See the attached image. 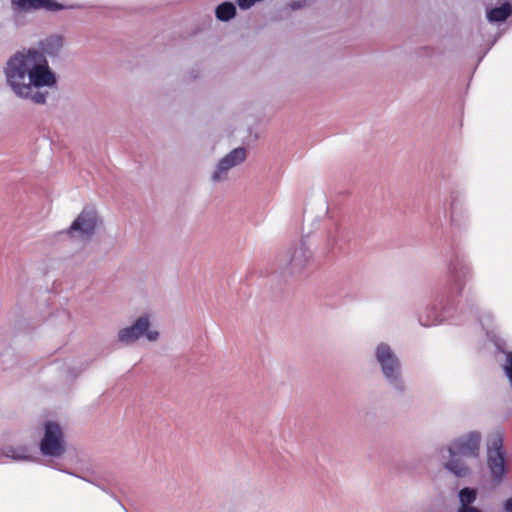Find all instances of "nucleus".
<instances>
[{"label":"nucleus","mask_w":512,"mask_h":512,"mask_svg":"<svg viewBox=\"0 0 512 512\" xmlns=\"http://www.w3.org/2000/svg\"><path fill=\"white\" fill-rule=\"evenodd\" d=\"M4 73L13 93L35 104H45L47 99V92L40 91V88L56 84V76L47 59L35 49L15 53L7 61Z\"/></svg>","instance_id":"f257e3e1"},{"label":"nucleus","mask_w":512,"mask_h":512,"mask_svg":"<svg viewBox=\"0 0 512 512\" xmlns=\"http://www.w3.org/2000/svg\"><path fill=\"white\" fill-rule=\"evenodd\" d=\"M448 271L454 281L455 292L441 296L434 307L436 310L434 318L429 321H423L420 319V323L422 325H434L453 316V311L456 305V296L461 295L464 288V281L471 275V267L466 263V261L456 257L449 263Z\"/></svg>","instance_id":"f03ea898"},{"label":"nucleus","mask_w":512,"mask_h":512,"mask_svg":"<svg viewBox=\"0 0 512 512\" xmlns=\"http://www.w3.org/2000/svg\"><path fill=\"white\" fill-rule=\"evenodd\" d=\"M374 356L387 384L395 391L403 392L405 382L402 377V365L399 357L387 343L376 345Z\"/></svg>","instance_id":"7ed1b4c3"},{"label":"nucleus","mask_w":512,"mask_h":512,"mask_svg":"<svg viewBox=\"0 0 512 512\" xmlns=\"http://www.w3.org/2000/svg\"><path fill=\"white\" fill-rule=\"evenodd\" d=\"M312 259V252L307 245L296 242L287 247L277 258V266L283 275L300 274Z\"/></svg>","instance_id":"20e7f679"},{"label":"nucleus","mask_w":512,"mask_h":512,"mask_svg":"<svg viewBox=\"0 0 512 512\" xmlns=\"http://www.w3.org/2000/svg\"><path fill=\"white\" fill-rule=\"evenodd\" d=\"M504 436L500 430L491 432L487 438L486 463L492 481L501 483L506 474L505 451L503 447Z\"/></svg>","instance_id":"39448f33"},{"label":"nucleus","mask_w":512,"mask_h":512,"mask_svg":"<svg viewBox=\"0 0 512 512\" xmlns=\"http://www.w3.org/2000/svg\"><path fill=\"white\" fill-rule=\"evenodd\" d=\"M144 337L149 342H156L160 333L156 329L151 328V316L149 314L140 315L135 321L118 331V341L124 345H131Z\"/></svg>","instance_id":"423d86ee"},{"label":"nucleus","mask_w":512,"mask_h":512,"mask_svg":"<svg viewBox=\"0 0 512 512\" xmlns=\"http://www.w3.org/2000/svg\"><path fill=\"white\" fill-rule=\"evenodd\" d=\"M44 456L61 457L66 451V441L60 425L55 421H46L44 434L39 444Z\"/></svg>","instance_id":"0eeeda50"},{"label":"nucleus","mask_w":512,"mask_h":512,"mask_svg":"<svg viewBox=\"0 0 512 512\" xmlns=\"http://www.w3.org/2000/svg\"><path fill=\"white\" fill-rule=\"evenodd\" d=\"M98 215L94 208L86 207L76 217L67 230V234L76 240L87 242L95 234Z\"/></svg>","instance_id":"6e6552de"},{"label":"nucleus","mask_w":512,"mask_h":512,"mask_svg":"<svg viewBox=\"0 0 512 512\" xmlns=\"http://www.w3.org/2000/svg\"><path fill=\"white\" fill-rule=\"evenodd\" d=\"M481 434L478 431H471L454 440L449 446L441 449L442 459L446 455H461L464 457L477 458L480 454Z\"/></svg>","instance_id":"1a4fd4ad"},{"label":"nucleus","mask_w":512,"mask_h":512,"mask_svg":"<svg viewBox=\"0 0 512 512\" xmlns=\"http://www.w3.org/2000/svg\"><path fill=\"white\" fill-rule=\"evenodd\" d=\"M247 157L246 149L238 147L233 149L227 155L222 157L215 166L211 174V181L213 183H220L227 179L228 173L234 167L242 164Z\"/></svg>","instance_id":"9d476101"},{"label":"nucleus","mask_w":512,"mask_h":512,"mask_svg":"<svg viewBox=\"0 0 512 512\" xmlns=\"http://www.w3.org/2000/svg\"><path fill=\"white\" fill-rule=\"evenodd\" d=\"M64 46V37L61 34H51L41 39L38 43L39 54L46 59V57H58Z\"/></svg>","instance_id":"9b49d317"},{"label":"nucleus","mask_w":512,"mask_h":512,"mask_svg":"<svg viewBox=\"0 0 512 512\" xmlns=\"http://www.w3.org/2000/svg\"><path fill=\"white\" fill-rule=\"evenodd\" d=\"M12 5L21 11H32L45 9L48 11H58L63 6L53 0H12Z\"/></svg>","instance_id":"f8f14e48"},{"label":"nucleus","mask_w":512,"mask_h":512,"mask_svg":"<svg viewBox=\"0 0 512 512\" xmlns=\"http://www.w3.org/2000/svg\"><path fill=\"white\" fill-rule=\"evenodd\" d=\"M2 457H7L14 461H31V447L27 445L8 446L5 449H0V459Z\"/></svg>","instance_id":"ddd939ff"},{"label":"nucleus","mask_w":512,"mask_h":512,"mask_svg":"<svg viewBox=\"0 0 512 512\" xmlns=\"http://www.w3.org/2000/svg\"><path fill=\"white\" fill-rule=\"evenodd\" d=\"M446 458L449 459L445 462L444 467L454 474L456 477L464 478L470 475L471 470L469 466L459 458L460 455H448L445 454Z\"/></svg>","instance_id":"4468645a"},{"label":"nucleus","mask_w":512,"mask_h":512,"mask_svg":"<svg viewBox=\"0 0 512 512\" xmlns=\"http://www.w3.org/2000/svg\"><path fill=\"white\" fill-rule=\"evenodd\" d=\"M512 14V6L506 2L500 7L487 10L486 16L489 22H503Z\"/></svg>","instance_id":"2eb2a0df"},{"label":"nucleus","mask_w":512,"mask_h":512,"mask_svg":"<svg viewBox=\"0 0 512 512\" xmlns=\"http://www.w3.org/2000/svg\"><path fill=\"white\" fill-rule=\"evenodd\" d=\"M459 507L466 508L472 507L477 499V491L474 488L465 487L459 491Z\"/></svg>","instance_id":"dca6fc26"},{"label":"nucleus","mask_w":512,"mask_h":512,"mask_svg":"<svg viewBox=\"0 0 512 512\" xmlns=\"http://www.w3.org/2000/svg\"><path fill=\"white\" fill-rule=\"evenodd\" d=\"M215 14L218 20L229 21L236 14V7L232 2H224L216 8Z\"/></svg>","instance_id":"f3484780"},{"label":"nucleus","mask_w":512,"mask_h":512,"mask_svg":"<svg viewBox=\"0 0 512 512\" xmlns=\"http://www.w3.org/2000/svg\"><path fill=\"white\" fill-rule=\"evenodd\" d=\"M506 361L503 364V368L506 376L508 377L510 384L512 385V352H505Z\"/></svg>","instance_id":"a211bd4d"},{"label":"nucleus","mask_w":512,"mask_h":512,"mask_svg":"<svg viewBox=\"0 0 512 512\" xmlns=\"http://www.w3.org/2000/svg\"><path fill=\"white\" fill-rule=\"evenodd\" d=\"M503 511L504 512H512V497L506 499L503 502Z\"/></svg>","instance_id":"6ab92c4d"},{"label":"nucleus","mask_w":512,"mask_h":512,"mask_svg":"<svg viewBox=\"0 0 512 512\" xmlns=\"http://www.w3.org/2000/svg\"><path fill=\"white\" fill-rule=\"evenodd\" d=\"M457 512H482L481 509L476 506L466 507V508H458Z\"/></svg>","instance_id":"aec40b11"},{"label":"nucleus","mask_w":512,"mask_h":512,"mask_svg":"<svg viewBox=\"0 0 512 512\" xmlns=\"http://www.w3.org/2000/svg\"><path fill=\"white\" fill-rule=\"evenodd\" d=\"M481 324L485 328V323H483V320L481 319Z\"/></svg>","instance_id":"412c9836"}]
</instances>
